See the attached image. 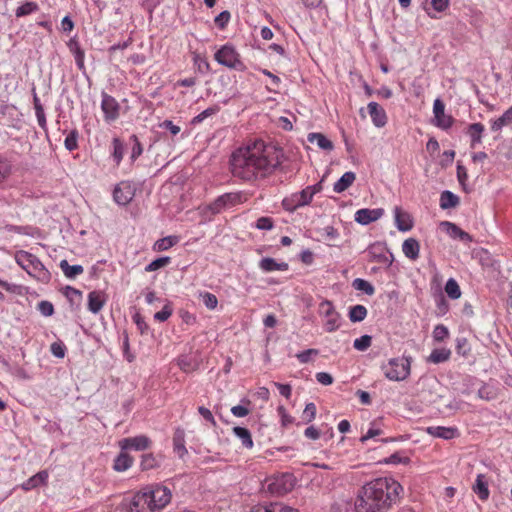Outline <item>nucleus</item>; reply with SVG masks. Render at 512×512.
<instances>
[{
    "label": "nucleus",
    "instance_id": "nucleus-36",
    "mask_svg": "<svg viewBox=\"0 0 512 512\" xmlns=\"http://www.w3.org/2000/svg\"><path fill=\"white\" fill-rule=\"evenodd\" d=\"M160 466V460L153 453H145L141 456L140 468L142 471H148Z\"/></svg>",
    "mask_w": 512,
    "mask_h": 512
},
{
    "label": "nucleus",
    "instance_id": "nucleus-9",
    "mask_svg": "<svg viewBox=\"0 0 512 512\" xmlns=\"http://www.w3.org/2000/svg\"><path fill=\"white\" fill-rule=\"evenodd\" d=\"M123 512H152L142 489L131 496L125 497L121 503Z\"/></svg>",
    "mask_w": 512,
    "mask_h": 512
},
{
    "label": "nucleus",
    "instance_id": "nucleus-57",
    "mask_svg": "<svg viewBox=\"0 0 512 512\" xmlns=\"http://www.w3.org/2000/svg\"><path fill=\"white\" fill-rule=\"evenodd\" d=\"M178 366L185 373H189L195 370V366L193 365L191 359H189L187 356L179 357Z\"/></svg>",
    "mask_w": 512,
    "mask_h": 512
},
{
    "label": "nucleus",
    "instance_id": "nucleus-29",
    "mask_svg": "<svg viewBox=\"0 0 512 512\" xmlns=\"http://www.w3.org/2000/svg\"><path fill=\"white\" fill-rule=\"evenodd\" d=\"M356 175L352 171L345 172L339 180H337L333 185V190L336 193H342L347 190L355 181Z\"/></svg>",
    "mask_w": 512,
    "mask_h": 512
},
{
    "label": "nucleus",
    "instance_id": "nucleus-24",
    "mask_svg": "<svg viewBox=\"0 0 512 512\" xmlns=\"http://www.w3.org/2000/svg\"><path fill=\"white\" fill-rule=\"evenodd\" d=\"M485 127L482 123H472L467 127V135L470 137V147L475 148L482 143Z\"/></svg>",
    "mask_w": 512,
    "mask_h": 512
},
{
    "label": "nucleus",
    "instance_id": "nucleus-40",
    "mask_svg": "<svg viewBox=\"0 0 512 512\" xmlns=\"http://www.w3.org/2000/svg\"><path fill=\"white\" fill-rule=\"evenodd\" d=\"M444 290L447 296L452 300L459 299L462 294L460 286L454 278H449L447 280Z\"/></svg>",
    "mask_w": 512,
    "mask_h": 512
},
{
    "label": "nucleus",
    "instance_id": "nucleus-3",
    "mask_svg": "<svg viewBox=\"0 0 512 512\" xmlns=\"http://www.w3.org/2000/svg\"><path fill=\"white\" fill-rule=\"evenodd\" d=\"M14 258L16 263L37 281L48 283L51 280L49 270L34 254L19 250L15 252Z\"/></svg>",
    "mask_w": 512,
    "mask_h": 512
},
{
    "label": "nucleus",
    "instance_id": "nucleus-30",
    "mask_svg": "<svg viewBox=\"0 0 512 512\" xmlns=\"http://www.w3.org/2000/svg\"><path fill=\"white\" fill-rule=\"evenodd\" d=\"M48 480V472L43 470L30 477L27 481L22 484L24 490H31L40 485H43Z\"/></svg>",
    "mask_w": 512,
    "mask_h": 512
},
{
    "label": "nucleus",
    "instance_id": "nucleus-14",
    "mask_svg": "<svg viewBox=\"0 0 512 512\" xmlns=\"http://www.w3.org/2000/svg\"><path fill=\"white\" fill-rule=\"evenodd\" d=\"M135 196V189L131 182L122 181L113 190L114 201L121 206L129 204Z\"/></svg>",
    "mask_w": 512,
    "mask_h": 512
},
{
    "label": "nucleus",
    "instance_id": "nucleus-28",
    "mask_svg": "<svg viewBox=\"0 0 512 512\" xmlns=\"http://www.w3.org/2000/svg\"><path fill=\"white\" fill-rule=\"evenodd\" d=\"M259 268L264 272L286 271L288 269V264L285 262L278 263L273 258L265 257L260 260Z\"/></svg>",
    "mask_w": 512,
    "mask_h": 512
},
{
    "label": "nucleus",
    "instance_id": "nucleus-21",
    "mask_svg": "<svg viewBox=\"0 0 512 512\" xmlns=\"http://www.w3.org/2000/svg\"><path fill=\"white\" fill-rule=\"evenodd\" d=\"M369 115L373 124L378 127H384L387 123V115L385 110L376 102H370L367 106Z\"/></svg>",
    "mask_w": 512,
    "mask_h": 512
},
{
    "label": "nucleus",
    "instance_id": "nucleus-2",
    "mask_svg": "<svg viewBox=\"0 0 512 512\" xmlns=\"http://www.w3.org/2000/svg\"><path fill=\"white\" fill-rule=\"evenodd\" d=\"M402 493V485L392 477L372 479L358 489L355 512H389L399 502Z\"/></svg>",
    "mask_w": 512,
    "mask_h": 512
},
{
    "label": "nucleus",
    "instance_id": "nucleus-53",
    "mask_svg": "<svg viewBox=\"0 0 512 512\" xmlns=\"http://www.w3.org/2000/svg\"><path fill=\"white\" fill-rule=\"evenodd\" d=\"M38 311L45 317L52 316L54 314V306L50 301H40L38 303Z\"/></svg>",
    "mask_w": 512,
    "mask_h": 512
},
{
    "label": "nucleus",
    "instance_id": "nucleus-35",
    "mask_svg": "<svg viewBox=\"0 0 512 512\" xmlns=\"http://www.w3.org/2000/svg\"><path fill=\"white\" fill-rule=\"evenodd\" d=\"M112 148L113 149H112L111 156L115 163V166L118 167L124 157V151H125L124 144L119 138L115 137L112 140Z\"/></svg>",
    "mask_w": 512,
    "mask_h": 512
},
{
    "label": "nucleus",
    "instance_id": "nucleus-43",
    "mask_svg": "<svg viewBox=\"0 0 512 512\" xmlns=\"http://www.w3.org/2000/svg\"><path fill=\"white\" fill-rule=\"evenodd\" d=\"M78 138L79 133L76 129L71 130L65 140H64V146L68 151H74L78 148Z\"/></svg>",
    "mask_w": 512,
    "mask_h": 512
},
{
    "label": "nucleus",
    "instance_id": "nucleus-11",
    "mask_svg": "<svg viewBox=\"0 0 512 512\" xmlns=\"http://www.w3.org/2000/svg\"><path fill=\"white\" fill-rule=\"evenodd\" d=\"M312 197L306 187L299 192H295L285 197L282 201L283 208L288 212H294L298 208L309 205Z\"/></svg>",
    "mask_w": 512,
    "mask_h": 512
},
{
    "label": "nucleus",
    "instance_id": "nucleus-1",
    "mask_svg": "<svg viewBox=\"0 0 512 512\" xmlns=\"http://www.w3.org/2000/svg\"><path fill=\"white\" fill-rule=\"evenodd\" d=\"M282 151L258 140L237 148L230 156L229 169L234 178L255 182L271 175L281 164Z\"/></svg>",
    "mask_w": 512,
    "mask_h": 512
},
{
    "label": "nucleus",
    "instance_id": "nucleus-49",
    "mask_svg": "<svg viewBox=\"0 0 512 512\" xmlns=\"http://www.w3.org/2000/svg\"><path fill=\"white\" fill-rule=\"evenodd\" d=\"M372 344L370 335H363L354 340L353 347L358 351H366Z\"/></svg>",
    "mask_w": 512,
    "mask_h": 512
},
{
    "label": "nucleus",
    "instance_id": "nucleus-20",
    "mask_svg": "<svg viewBox=\"0 0 512 512\" xmlns=\"http://www.w3.org/2000/svg\"><path fill=\"white\" fill-rule=\"evenodd\" d=\"M441 227L446 232L448 236H450L453 239H459L465 243H469L472 241V237L467 232L463 231L459 226L456 224L449 222V221H443L441 222Z\"/></svg>",
    "mask_w": 512,
    "mask_h": 512
},
{
    "label": "nucleus",
    "instance_id": "nucleus-59",
    "mask_svg": "<svg viewBox=\"0 0 512 512\" xmlns=\"http://www.w3.org/2000/svg\"><path fill=\"white\" fill-rule=\"evenodd\" d=\"M256 228L260 230H271L273 228V220L270 217H260L256 221Z\"/></svg>",
    "mask_w": 512,
    "mask_h": 512
},
{
    "label": "nucleus",
    "instance_id": "nucleus-27",
    "mask_svg": "<svg viewBox=\"0 0 512 512\" xmlns=\"http://www.w3.org/2000/svg\"><path fill=\"white\" fill-rule=\"evenodd\" d=\"M473 492L482 501H486L489 498L490 492L488 488V481L484 474H478L473 485Z\"/></svg>",
    "mask_w": 512,
    "mask_h": 512
},
{
    "label": "nucleus",
    "instance_id": "nucleus-15",
    "mask_svg": "<svg viewBox=\"0 0 512 512\" xmlns=\"http://www.w3.org/2000/svg\"><path fill=\"white\" fill-rule=\"evenodd\" d=\"M384 214L382 208H362L355 212L354 220L363 226L369 225L372 222L379 220Z\"/></svg>",
    "mask_w": 512,
    "mask_h": 512
},
{
    "label": "nucleus",
    "instance_id": "nucleus-31",
    "mask_svg": "<svg viewBox=\"0 0 512 512\" xmlns=\"http://www.w3.org/2000/svg\"><path fill=\"white\" fill-rule=\"evenodd\" d=\"M451 351L447 348H438L432 350L428 357V362H431L433 364H440L443 362H446L450 359Z\"/></svg>",
    "mask_w": 512,
    "mask_h": 512
},
{
    "label": "nucleus",
    "instance_id": "nucleus-12",
    "mask_svg": "<svg viewBox=\"0 0 512 512\" xmlns=\"http://www.w3.org/2000/svg\"><path fill=\"white\" fill-rule=\"evenodd\" d=\"M294 486V478L291 474H282L273 477L267 482V489L275 495H283L291 491Z\"/></svg>",
    "mask_w": 512,
    "mask_h": 512
},
{
    "label": "nucleus",
    "instance_id": "nucleus-45",
    "mask_svg": "<svg viewBox=\"0 0 512 512\" xmlns=\"http://www.w3.org/2000/svg\"><path fill=\"white\" fill-rule=\"evenodd\" d=\"M170 261H171V259L168 256H163V257L157 258V259L153 260L152 262H150L145 267V271L146 272L157 271V270L167 266L170 263Z\"/></svg>",
    "mask_w": 512,
    "mask_h": 512
},
{
    "label": "nucleus",
    "instance_id": "nucleus-60",
    "mask_svg": "<svg viewBox=\"0 0 512 512\" xmlns=\"http://www.w3.org/2000/svg\"><path fill=\"white\" fill-rule=\"evenodd\" d=\"M229 20H230V13L228 11H223L215 17L214 21H215V24L219 28H224L227 25V23L229 22Z\"/></svg>",
    "mask_w": 512,
    "mask_h": 512
},
{
    "label": "nucleus",
    "instance_id": "nucleus-54",
    "mask_svg": "<svg viewBox=\"0 0 512 512\" xmlns=\"http://www.w3.org/2000/svg\"><path fill=\"white\" fill-rule=\"evenodd\" d=\"M9 232H14L17 234H23L28 236L34 235V228L31 226H16V225H9L6 227Z\"/></svg>",
    "mask_w": 512,
    "mask_h": 512
},
{
    "label": "nucleus",
    "instance_id": "nucleus-32",
    "mask_svg": "<svg viewBox=\"0 0 512 512\" xmlns=\"http://www.w3.org/2000/svg\"><path fill=\"white\" fill-rule=\"evenodd\" d=\"M308 141L316 143L317 146L323 150L331 151L333 149V143L322 133H310L308 135Z\"/></svg>",
    "mask_w": 512,
    "mask_h": 512
},
{
    "label": "nucleus",
    "instance_id": "nucleus-38",
    "mask_svg": "<svg viewBox=\"0 0 512 512\" xmlns=\"http://www.w3.org/2000/svg\"><path fill=\"white\" fill-rule=\"evenodd\" d=\"M179 242V237L170 235L157 240L153 246L155 251H166Z\"/></svg>",
    "mask_w": 512,
    "mask_h": 512
},
{
    "label": "nucleus",
    "instance_id": "nucleus-44",
    "mask_svg": "<svg viewBox=\"0 0 512 512\" xmlns=\"http://www.w3.org/2000/svg\"><path fill=\"white\" fill-rule=\"evenodd\" d=\"M456 352L457 354L467 357L471 352V346L465 337L456 338Z\"/></svg>",
    "mask_w": 512,
    "mask_h": 512
},
{
    "label": "nucleus",
    "instance_id": "nucleus-37",
    "mask_svg": "<svg viewBox=\"0 0 512 512\" xmlns=\"http://www.w3.org/2000/svg\"><path fill=\"white\" fill-rule=\"evenodd\" d=\"M233 432L235 436L242 442V445L245 448L253 447V440L251 437V433L247 428L236 426L233 428Z\"/></svg>",
    "mask_w": 512,
    "mask_h": 512
},
{
    "label": "nucleus",
    "instance_id": "nucleus-50",
    "mask_svg": "<svg viewBox=\"0 0 512 512\" xmlns=\"http://www.w3.org/2000/svg\"><path fill=\"white\" fill-rule=\"evenodd\" d=\"M36 10H37V5L34 2H26L25 4L19 6L16 9L15 14L17 17H22V16L29 15V14L35 12Z\"/></svg>",
    "mask_w": 512,
    "mask_h": 512
},
{
    "label": "nucleus",
    "instance_id": "nucleus-55",
    "mask_svg": "<svg viewBox=\"0 0 512 512\" xmlns=\"http://www.w3.org/2000/svg\"><path fill=\"white\" fill-rule=\"evenodd\" d=\"M316 405L314 403H308L305 406V409L303 411V419L305 422L309 423L313 421L316 417Z\"/></svg>",
    "mask_w": 512,
    "mask_h": 512
},
{
    "label": "nucleus",
    "instance_id": "nucleus-8",
    "mask_svg": "<svg viewBox=\"0 0 512 512\" xmlns=\"http://www.w3.org/2000/svg\"><path fill=\"white\" fill-rule=\"evenodd\" d=\"M215 60L223 66L242 71L245 69L244 63L240 59L239 53L234 46L230 44L223 45L214 55Z\"/></svg>",
    "mask_w": 512,
    "mask_h": 512
},
{
    "label": "nucleus",
    "instance_id": "nucleus-52",
    "mask_svg": "<svg viewBox=\"0 0 512 512\" xmlns=\"http://www.w3.org/2000/svg\"><path fill=\"white\" fill-rule=\"evenodd\" d=\"M381 434V428L377 427L375 422H372L367 432L360 438V442L365 443L367 440L375 438Z\"/></svg>",
    "mask_w": 512,
    "mask_h": 512
},
{
    "label": "nucleus",
    "instance_id": "nucleus-13",
    "mask_svg": "<svg viewBox=\"0 0 512 512\" xmlns=\"http://www.w3.org/2000/svg\"><path fill=\"white\" fill-rule=\"evenodd\" d=\"M152 441L146 435H137L134 437L123 438L118 442L121 450L144 451L151 447Z\"/></svg>",
    "mask_w": 512,
    "mask_h": 512
},
{
    "label": "nucleus",
    "instance_id": "nucleus-47",
    "mask_svg": "<svg viewBox=\"0 0 512 512\" xmlns=\"http://www.w3.org/2000/svg\"><path fill=\"white\" fill-rule=\"evenodd\" d=\"M200 298L202 299L203 304L209 310H214L217 308L218 299L217 297L210 292L200 293Z\"/></svg>",
    "mask_w": 512,
    "mask_h": 512
},
{
    "label": "nucleus",
    "instance_id": "nucleus-39",
    "mask_svg": "<svg viewBox=\"0 0 512 512\" xmlns=\"http://www.w3.org/2000/svg\"><path fill=\"white\" fill-rule=\"evenodd\" d=\"M367 309L363 305H354L349 308V319L351 322H361L363 321L367 316Z\"/></svg>",
    "mask_w": 512,
    "mask_h": 512
},
{
    "label": "nucleus",
    "instance_id": "nucleus-23",
    "mask_svg": "<svg viewBox=\"0 0 512 512\" xmlns=\"http://www.w3.org/2000/svg\"><path fill=\"white\" fill-rule=\"evenodd\" d=\"M173 450L181 459L188 454L185 446V431L180 427L176 428L173 434Z\"/></svg>",
    "mask_w": 512,
    "mask_h": 512
},
{
    "label": "nucleus",
    "instance_id": "nucleus-22",
    "mask_svg": "<svg viewBox=\"0 0 512 512\" xmlns=\"http://www.w3.org/2000/svg\"><path fill=\"white\" fill-rule=\"evenodd\" d=\"M249 512H299L297 509L291 508L280 502L269 504H258L253 506Z\"/></svg>",
    "mask_w": 512,
    "mask_h": 512
},
{
    "label": "nucleus",
    "instance_id": "nucleus-7",
    "mask_svg": "<svg viewBox=\"0 0 512 512\" xmlns=\"http://www.w3.org/2000/svg\"><path fill=\"white\" fill-rule=\"evenodd\" d=\"M247 200V195L242 191L224 193L210 203L208 209L213 214H219L222 211L240 205Z\"/></svg>",
    "mask_w": 512,
    "mask_h": 512
},
{
    "label": "nucleus",
    "instance_id": "nucleus-51",
    "mask_svg": "<svg viewBox=\"0 0 512 512\" xmlns=\"http://www.w3.org/2000/svg\"><path fill=\"white\" fill-rule=\"evenodd\" d=\"M318 355H319V350L311 348V349H307V350L297 353L296 358L298 359V361L300 363L305 364V363L310 362L312 356H318Z\"/></svg>",
    "mask_w": 512,
    "mask_h": 512
},
{
    "label": "nucleus",
    "instance_id": "nucleus-62",
    "mask_svg": "<svg viewBox=\"0 0 512 512\" xmlns=\"http://www.w3.org/2000/svg\"><path fill=\"white\" fill-rule=\"evenodd\" d=\"M409 461L408 458L400 456L399 453H394L390 455L388 458H386L383 463L385 464H400V463H407Z\"/></svg>",
    "mask_w": 512,
    "mask_h": 512
},
{
    "label": "nucleus",
    "instance_id": "nucleus-6",
    "mask_svg": "<svg viewBox=\"0 0 512 512\" xmlns=\"http://www.w3.org/2000/svg\"><path fill=\"white\" fill-rule=\"evenodd\" d=\"M318 315L323 320V328L326 332L332 333L342 326V316L336 310L332 301L324 299L318 305Z\"/></svg>",
    "mask_w": 512,
    "mask_h": 512
},
{
    "label": "nucleus",
    "instance_id": "nucleus-46",
    "mask_svg": "<svg viewBox=\"0 0 512 512\" xmlns=\"http://www.w3.org/2000/svg\"><path fill=\"white\" fill-rule=\"evenodd\" d=\"M173 313L172 304L170 302H167L161 311L156 312L154 314V320L158 322H165L167 321Z\"/></svg>",
    "mask_w": 512,
    "mask_h": 512
},
{
    "label": "nucleus",
    "instance_id": "nucleus-41",
    "mask_svg": "<svg viewBox=\"0 0 512 512\" xmlns=\"http://www.w3.org/2000/svg\"><path fill=\"white\" fill-rule=\"evenodd\" d=\"M352 287L355 290L361 291L369 296L373 295L375 292L374 286L370 282L362 278L354 279L352 282Z\"/></svg>",
    "mask_w": 512,
    "mask_h": 512
},
{
    "label": "nucleus",
    "instance_id": "nucleus-48",
    "mask_svg": "<svg viewBox=\"0 0 512 512\" xmlns=\"http://www.w3.org/2000/svg\"><path fill=\"white\" fill-rule=\"evenodd\" d=\"M432 336L434 341L436 342H442L449 336V330L448 328L443 324H438L434 327Z\"/></svg>",
    "mask_w": 512,
    "mask_h": 512
},
{
    "label": "nucleus",
    "instance_id": "nucleus-17",
    "mask_svg": "<svg viewBox=\"0 0 512 512\" xmlns=\"http://www.w3.org/2000/svg\"><path fill=\"white\" fill-rule=\"evenodd\" d=\"M395 225L399 231L407 232L413 227L411 215L404 211L401 207L396 206L393 210Z\"/></svg>",
    "mask_w": 512,
    "mask_h": 512
},
{
    "label": "nucleus",
    "instance_id": "nucleus-26",
    "mask_svg": "<svg viewBox=\"0 0 512 512\" xmlns=\"http://www.w3.org/2000/svg\"><path fill=\"white\" fill-rule=\"evenodd\" d=\"M402 252L408 259L415 261L419 258L420 244L415 238H408L402 244Z\"/></svg>",
    "mask_w": 512,
    "mask_h": 512
},
{
    "label": "nucleus",
    "instance_id": "nucleus-56",
    "mask_svg": "<svg viewBox=\"0 0 512 512\" xmlns=\"http://www.w3.org/2000/svg\"><path fill=\"white\" fill-rule=\"evenodd\" d=\"M51 353L57 358H64L66 347L62 342H53L50 346Z\"/></svg>",
    "mask_w": 512,
    "mask_h": 512
},
{
    "label": "nucleus",
    "instance_id": "nucleus-61",
    "mask_svg": "<svg viewBox=\"0 0 512 512\" xmlns=\"http://www.w3.org/2000/svg\"><path fill=\"white\" fill-rule=\"evenodd\" d=\"M490 124H491V130L493 132L501 131L503 127L508 126V124L506 123V121L502 115L496 119H491Z\"/></svg>",
    "mask_w": 512,
    "mask_h": 512
},
{
    "label": "nucleus",
    "instance_id": "nucleus-42",
    "mask_svg": "<svg viewBox=\"0 0 512 512\" xmlns=\"http://www.w3.org/2000/svg\"><path fill=\"white\" fill-rule=\"evenodd\" d=\"M219 110H220V107L218 105H214V106L208 107L207 109L203 110L201 113L196 115L192 119L191 123L193 125L199 124V123L203 122L206 118H208L210 116H213L216 113H218Z\"/></svg>",
    "mask_w": 512,
    "mask_h": 512
},
{
    "label": "nucleus",
    "instance_id": "nucleus-10",
    "mask_svg": "<svg viewBox=\"0 0 512 512\" xmlns=\"http://www.w3.org/2000/svg\"><path fill=\"white\" fill-rule=\"evenodd\" d=\"M101 110L107 123L116 121L120 116L121 106L118 101L105 91L101 93Z\"/></svg>",
    "mask_w": 512,
    "mask_h": 512
},
{
    "label": "nucleus",
    "instance_id": "nucleus-19",
    "mask_svg": "<svg viewBox=\"0 0 512 512\" xmlns=\"http://www.w3.org/2000/svg\"><path fill=\"white\" fill-rule=\"evenodd\" d=\"M427 434L432 437L450 440L459 436L457 427L429 426L426 428Z\"/></svg>",
    "mask_w": 512,
    "mask_h": 512
},
{
    "label": "nucleus",
    "instance_id": "nucleus-58",
    "mask_svg": "<svg viewBox=\"0 0 512 512\" xmlns=\"http://www.w3.org/2000/svg\"><path fill=\"white\" fill-rule=\"evenodd\" d=\"M132 139L134 140V145L130 157L132 161H135L142 154L143 148L136 135H133Z\"/></svg>",
    "mask_w": 512,
    "mask_h": 512
},
{
    "label": "nucleus",
    "instance_id": "nucleus-64",
    "mask_svg": "<svg viewBox=\"0 0 512 512\" xmlns=\"http://www.w3.org/2000/svg\"><path fill=\"white\" fill-rule=\"evenodd\" d=\"M161 128L168 130L172 135H177L181 129L170 120H165L160 124Z\"/></svg>",
    "mask_w": 512,
    "mask_h": 512
},
{
    "label": "nucleus",
    "instance_id": "nucleus-34",
    "mask_svg": "<svg viewBox=\"0 0 512 512\" xmlns=\"http://www.w3.org/2000/svg\"><path fill=\"white\" fill-rule=\"evenodd\" d=\"M59 266L64 275L70 279L77 277L84 271L81 265H70L67 260H61Z\"/></svg>",
    "mask_w": 512,
    "mask_h": 512
},
{
    "label": "nucleus",
    "instance_id": "nucleus-63",
    "mask_svg": "<svg viewBox=\"0 0 512 512\" xmlns=\"http://www.w3.org/2000/svg\"><path fill=\"white\" fill-rule=\"evenodd\" d=\"M316 380L322 385H331L333 383V377L327 372H318L316 374Z\"/></svg>",
    "mask_w": 512,
    "mask_h": 512
},
{
    "label": "nucleus",
    "instance_id": "nucleus-16",
    "mask_svg": "<svg viewBox=\"0 0 512 512\" xmlns=\"http://www.w3.org/2000/svg\"><path fill=\"white\" fill-rule=\"evenodd\" d=\"M107 302V295L101 290H93L88 294V310L98 314Z\"/></svg>",
    "mask_w": 512,
    "mask_h": 512
},
{
    "label": "nucleus",
    "instance_id": "nucleus-4",
    "mask_svg": "<svg viewBox=\"0 0 512 512\" xmlns=\"http://www.w3.org/2000/svg\"><path fill=\"white\" fill-rule=\"evenodd\" d=\"M142 491L146 494L152 512L163 510L172 499L171 490L162 484L147 485L142 488Z\"/></svg>",
    "mask_w": 512,
    "mask_h": 512
},
{
    "label": "nucleus",
    "instance_id": "nucleus-33",
    "mask_svg": "<svg viewBox=\"0 0 512 512\" xmlns=\"http://www.w3.org/2000/svg\"><path fill=\"white\" fill-rule=\"evenodd\" d=\"M459 204V197L449 190H445L440 195V207L442 209L454 208Z\"/></svg>",
    "mask_w": 512,
    "mask_h": 512
},
{
    "label": "nucleus",
    "instance_id": "nucleus-5",
    "mask_svg": "<svg viewBox=\"0 0 512 512\" xmlns=\"http://www.w3.org/2000/svg\"><path fill=\"white\" fill-rule=\"evenodd\" d=\"M385 377L391 381L406 380L411 373V359L409 357H395L381 366Z\"/></svg>",
    "mask_w": 512,
    "mask_h": 512
},
{
    "label": "nucleus",
    "instance_id": "nucleus-25",
    "mask_svg": "<svg viewBox=\"0 0 512 512\" xmlns=\"http://www.w3.org/2000/svg\"><path fill=\"white\" fill-rule=\"evenodd\" d=\"M134 458L127 453V450L121 452L114 459L113 469L117 472H125L132 467Z\"/></svg>",
    "mask_w": 512,
    "mask_h": 512
},
{
    "label": "nucleus",
    "instance_id": "nucleus-18",
    "mask_svg": "<svg viewBox=\"0 0 512 512\" xmlns=\"http://www.w3.org/2000/svg\"><path fill=\"white\" fill-rule=\"evenodd\" d=\"M433 113L436 125L440 128L447 129L452 125V118L445 115V106L440 99H436L433 104Z\"/></svg>",
    "mask_w": 512,
    "mask_h": 512
}]
</instances>
